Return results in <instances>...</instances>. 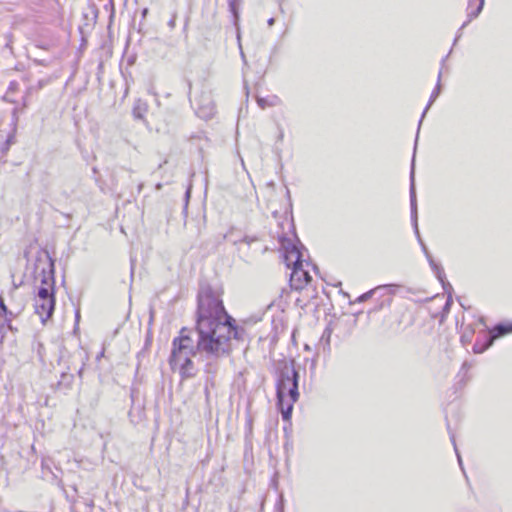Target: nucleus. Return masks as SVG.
Returning a JSON list of instances; mask_svg holds the SVG:
<instances>
[{
	"label": "nucleus",
	"mask_w": 512,
	"mask_h": 512,
	"mask_svg": "<svg viewBox=\"0 0 512 512\" xmlns=\"http://www.w3.org/2000/svg\"><path fill=\"white\" fill-rule=\"evenodd\" d=\"M209 301L203 293L201 285L197 296L195 331L183 327L179 332V336L174 338L173 341L184 344L188 348L190 347V349L200 350V358L205 363L204 372L213 377L219 370L217 355L225 351V342L218 340L217 343H214L211 332L212 324L208 317L210 315L208 311Z\"/></svg>",
	"instance_id": "1"
},
{
	"label": "nucleus",
	"mask_w": 512,
	"mask_h": 512,
	"mask_svg": "<svg viewBox=\"0 0 512 512\" xmlns=\"http://www.w3.org/2000/svg\"><path fill=\"white\" fill-rule=\"evenodd\" d=\"M202 288L206 298L211 300L209 301L210 305L208 307V311L210 312V315H208V317L212 324L211 332L214 343H217L218 340L225 342V351L217 355V362H219L221 358L228 357L230 355L232 350L231 339L243 340L245 330L244 328L235 325V320L226 312L222 300L212 290L210 285L204 284L202 285Z\"/></svg>",
	"instance_id": "2"
},
{
	"label": "nucleus",
	"mask_w": 512,
	"mask_h": 512,
	"mask_svg": "<svg viewBox=\"0 0 512 512\" xmlns=\"http://www.w3.org/2000/svg\"><path fill=\"white\" fill-rule=\"evenodd\" d=\"M417 194H410V207H411V222L417 236L418 242L422 248L423 253L425 254L431 269L434 271L437 279L441 282L443 289L448 292V289H452L450 283L446 282V275L443 268L435 262L431 253L429 252L427 246L420 236V232L418 229V211H417Z\"/></svg>",
	"instance_id": "3"
},
{
	"label": "nucleus",
	"mask_w": 512,
	"mask_h": 512,
	"mask_svg": "<svg viewBox=\"0 0 512 512\" xmlns=\"http://www.w3.org/2000/svg\"><path fill=\"white\" fill-rule=\"evenodd\" d=\"M294 360L285 363L280 370L276 383V392H286L289 398L298 400L299 372L294 367Z\"/></svg>",
	"instance_id": "4"
},
{
	"label": "nucleus",
	"mask_w": 512,
	"mask_h": 512,
	"mask_svg": "<svg viewBox=\"0 0 512 512\" xmlns=\"http://www.w3.org/2000/svg\"><path fill=\"white\" fill-rule=\"evenodd\" d=\"M49 260V273L46 274L45 270H42L41 286L38 289L35 300H44L46 298H55L54 296V260L47 254Z\"/></svg>",
	"instance_id": "5"
},
{
	"label": "nucleus",
	"mask_w": 512,
	"mask_h": 512,
	"mask_svg": "<svg viewBox=\"0 0 512 512\" xmlns=\"http://www.w3.org/2000/svg\"><path fill=\"white\" fill-rule=\"evenodd\" d=\"M196 105V114L202 119H211L216 112L215 104L209 92H202L197 99Z\"/></svg>",
	"instance_id": "6"
},
{
	"label": "nucleus",
	"mask_w": 512,
	"mask_h": 512,
	"mask_svg": "<svg viewBox=\"0 0 512 512\" xmlns=\"http://www.w3.org/2000/svg\"><path fill=\"white\" fill-rule=\"evenodd\" d=\"M312 277L309 272L303 269V263L296 267H292L290 274V286L294 290L303 289L310 281Z\"/></svg>",
	"instance_id": "7"
},
{
	"label": "nucleus",
	"mask_w": 512,
	"mask_h": 512,
	"mask_svg": "<svg viewBox=\"0 0 512 512\" xmlns=\"http://www.w3.org/2000/svg\"><path fill=\"white\" fill-rule=\"evenodd\" d=\"M169 364L172 369H178L182 378H192L196 375L197 369L194 366L192 357L183 359H169Z\"/></svg>",
	"instance_id": "8"
},
{
	"label": "nucleus",
	"mask_w": 512,
	"mask_h": 512,
	"mask_svg": "<svg viewBox=\"0 0 512 512\" xmlns=\"http://www.w3.org/2000/svg\"><path fill=\"white\" fill-rule=\"evenodd\" d=\"M35 312L41 318L42 323H45L52 315L55 309V298H46L44 300H35Z\"/></svg>",
	"instance_id": "9"
},
{
	"label": "nucleus",
	"mask_w": 512,
	"mask_h": 512,
	"mask_svg": "<svg viewBox=\"0 0 512 512\" xmlns=\"http://www.w3.org/2000/svg\"><path fill=\"white\" fill-rule=\"evenodd\" d=\"M277 406L281 412L282 419L288 421L291 418L293 405L297 400L289 398L286 392H276Z\"/></svg>",
	"instance_id": "10"
},
{
	"label": "nucleus",
	"mask_w": 512,
	"mask_h": 512,
	"mask_svg": "<svg viewBox=\"0 0 512 512\" xmlns=\"http://www.w3.org/2000/svg\"><path fill=\"white\" fill-rule=\"evenodd\" d=\"M22 311V307L17 309H8L4 303L3 297L0 295V343L3 341L6 333L7 315H19Z\"/></svg>",
	"instance_id": "11"
},
{
	"label": "nucleus",
	"mask_w": 512,
	"mask_h": 512,
	"mask_svg": "<svg viewBox=\"0 0 512 512\" xmlns=\"http://www.w3.org/2000/svg\"><path fill=\"white\" fill-rule=\"evenodd\" d=\"M200 356V350L198 349H190L188 346L184 344L177 343L172 341V350L169 359H183L187 357H196Z\"/></svg>",
	"instance_id": "12"
},
{
	"label": "nucleus",
	"mask_w": 512,
	"mask_h": 512,
	"mask_svg": "<svg viewBox=\"0 0 512 512\" xmlns=\"http://www.w3.org/2000/svg\"><path fill=\"white\" fill-rule=\"evenodd\" d=\"M284 262L288 268L296 267L303 263V254L300 248L296 245H292L290 248H286L284 253Z\"/></svg>",
	"instance_id": "13"
},
{
	"label": "nucleus",
	"mask_w": 512,
	"mask_h": 512,
	"mask_svg": "<svg viewBox=\"0 0 512 512\" xmlns=\"http://www.w3.org/2000/svg\"><path fill=\"white\" fill-rule=\"evenodd\" d=\"M400 286L398 284H386V285H379L378 287L360 295L357 299L358 302H364L368 300L374 293L381 291V290H387L389 293L394 294L396 293L397 289Z\"/></svg>",
	"instance_id": "14"
},
{
	"label": "nucleus",
	"mask_w": 512,
	"mask_h": 512,
	"mask_svg": "<svg viewBox=\"0 0 512 512\" xmlns=\"http://www.w3.org/2000/svg\"><path fill=\"white\" fill-rule=\"evenodd\" d=\"M512 332V324H504L499 323L493 327L486 335L489 339H493V341L497 338L505 336L508 333Z\"/></svg>",
	"instance_id": "15"
},
{
	"label": "nucleus",
	"mask_w": 512,
	"mask_h": 512,
	"mask_svg": "<svg viewBox=\"0 0 512 512\" xmlns=\"http://www.w3.org/2000/svg\"><path fill=\"white\" fill-rule=\"evenodd\" d=\"M484 3H485V0H478V4H477V6H476L475 10H470V11H469V19H468V20H466V21L462 24V26L460 27V29H459V31H458V33H457V36H456V38H455L454 43H455V42H457V41H458V39L461 37V35H462V32H461V31H462V29H463V28H465V27L468 25V23H469V22H471L473 19L477 18V17H478V15L481 13V11H482V9H483V7H484Z\"/></svg>",
	"instance_id": "16"
},
{
	"label": "nucleus",
	"mask_w": 512,
	"mask_h": 512,
	"mask_svg": "<svg viewBox=\"0 0 512 512\" xmlns=\"http://www.w3.org/2000/svg\"><path fill=\"white\" fill-rule=\"evenodd\" d=\"M441 71L439 72L438 74V83L436 85V87L434 88V90L432 91L431 95H430V99H429V102L427 104V106L425 107L423 113H422V117L419 121V126L421 125L422 123V119L424 118L426 112L428 111V109L430 108V106L432 105V103L437 99V97L439 96L440 94V91H441V85H440V79H441Z\"/></svg>",
	"instance_id": "17"
},
{
	"label": "nucleus",
	"mask_w": 512,
	"mask_h": 512,
	"mask_svg": "<svg viewBox=\"0 0 512 512\" xmlns=\"http://www.w3.org/2000/svg\"><path fill=\"white\" fill-rule=\"evenodd\" d=\"M228 1V7L229 11L233 16L234 19V25H238L239 21V7L242 2V0H227Z\"/></svg>",
	"instance_id": "18"
},
{
	"label": "nucleus",
	"mask_w": 512,
	"mask_h": 512,
	"mask_svg": "<svg viewBox=\"0 0 512 512\" xmlns=\"http://www.w3.org/2000/svg\"><path fill=\"white\" fill-rule=\"evenodd\" d=\"M485 342L480 343L476 341L473 345V352L476 354L483 353L485 350H487L492 344L493 339H489L486 334H484Z\"/></svg>",
	"instance_id": "19"
},
{
	"label": "nucleus",
	"mask_w": 512,
	"mask_h": 512,
	"mask_svg": "<svg viewBox=\"0 0 512 512\" xmlns=\"http://www.w3.org/2000/svg\"><path fill=\"white\" fill-rule=\"evenodd\" d=\"M278 102L277 96H273L271 99L257 97V104L260 108L265 109L266 107L275 106Z\"/></svg>",
	"instance_id": "20"
},
{
	"label": "nucleus",
	"mask_w": 512,
	"mask_h": 512,
	"mask_svg": "<svg viewBox=\"0 0 512 512\" xmlns=\"http://www.w3.org/2000/svg\"><path fill=\"white\" fill-rule=\"evenodd\" d=\"M478 4V0H468V5H467V20L469 19V11L470 10H475L476 6Z\"/></svg>",
	"instance_id": "21"
},
{
	"label": "nucleus",
	"mask_w": 512,
	"mask_h": 512,
	"mask_svg": "<svg viewBox=\"0 0 512 512\" xmlns=\"http://www.w3.org/2000/svg\"><path fill=\"white\" fill-rule=\"evenodd\" d=\"M18 315H7V322H8V325H6V331L9 330V331H17V329H15L13 326H12V319L13 318H16Z\"/></svg>",
	"instance_id": "22"
},
{
	"label": "nucleus",
	"mask_w": 512,
	"mask_h": 512,
	"mask_svg": "<svg viewBox=\"0 0 512 512\" xmlns=\"http://www.w3.org/2000/svg\"><path fill=\"white\" fill-rule=\"evenodd\" d=\"M450 438H451L452 444L454 446V449H455V452H456V455H457V458H458L459 465L462 467V459H461V456H460V454L458 452V449H457V446H456L455 437H454L453 434H451Z\"/></svg>",
	"instance_id": "23"
},
{
	"label": "nucleus",
	"mask_w": 512,
	"mask_h": 512,
	"mask_svg": "<svg viewBox=\"0 0 512 512\" xmlns=\"http://www.w3.org/2000/svg\"><path fill=\"white\" fill-rule=\"evenodd\" d=\"M13 140H14V136H13V135H10V136L7 138V140H6L5 144H4V145H3V147H2V152H6V151L9 149V146H10V144L13 142Z\"/></svg>",
	"instance_id": "24"
},
{
	"label": "nucleus",
	"mask_w": 512,
	"mask_h": 512,
	"mask_svg": "<svg viewBox=\"0 0 512 512\" xmlns=\"http://www.w3.org/2000/svg\"><path fill=\"white\" fill-rule=\"evenodd\" d=\"M190 197H191V194H184V202H185L184 209L185 210L187 209Z\"/></svg>",
	"instance_id": "25"
},
{
	"label": "nucleus",
	"mask_w": 512,
	"mask_h": 512,
	"mask_svg": "<svg viewBox=\"0 0 512 512\" xmlns=\"http://www.w3.org/2000/svg\"><path fill=\"white\" fill-rule=\"evenodd\" d=\"M32 89H33L32 87H29V88L27 89V93H26V94H30V93H31V91H32ZM27 96H28V95H26V96L23 98V106H24V107H26V106H27Z\"/></svg>",
	"instance_id": "26"
},
{
	"label": "nucleus",
	"mask_w": 512,
	"mask_h": 512,
	"mask_svg": "<svg viewBox=\"0 0 512 512\" xmlns=\"http://www.w3.org/2000/svg\"><path fill=\"white\" fill-rule=\"evenodd\" d=\"M411 178L413 179V170L411 171ZM410 192H415V186H414L413 180L411 181Z\"/></svg>",
	"instance_id": "27"
},
{
	"label": "nucleus",
	"mask_w": 512,
	"mask_h": 512,
	"mask_svg": "<svg viewBox=\"0 0 512 512\" xmlns=\"http://www.w3.org/2000/svg\"><path fill=\"white\" fill-rule=\"evenodd\" d=\"M450 305H451V297L449 296V298H448V300H447V302H446V304H445V306H444V309H445V310H446V309H449Z\"/></svg>",
	"instance_id": "28"
},
{
	"label": "nucleus",
	"mask_w": 512,
	"mask_h": 512,
	"mask_svg": "<svg viewBox=\"0 0 512 512\" xmlns=\"http://www.w3.org/2000/svg\"><path fill=\"white\" fill-rule=\"evenodd\" d=\"M274 23H275V19H274V18H270V19H268V21H267V24H268L269 26H273V25H274Z\"/></svg>",
	"instance_id": "29"
},
{
	"label": "nucleus",
	"mask_w": 512,
	"mask_h": 512,
	"mask_svg": "<svg viewBox=\"0 0 512 512\" xmlns=\"http://www.w3.org/2000/svg\"><path fill=\"white\" fill-rule=\"evenodd\" d=\"M174 25H175L174 20H170V22H169V26H170V27H174Z\"/></svg>",
	"instance_id": "30"
},
{
	"label": "nucleus",
	"mask_w": 512,
	"mask_h": 512,
	"mask_svg": "<svg viewBox=\"0 0 512 512\" xmlns=\"http://www.w3.org/2000/svg\"><path fill=\"white\" fill-rule=\"evenodd\" d=\"M42 87H43V82H42V81H39V83H38V88L40 89V88H42Z\"/></svg>",
	"instance_id": "31"
},
{
	"label": "nucleus",
	"mask_w": 512,
	"mask_h": 512,
	"mask_svg": "<svg viewBox=\"0 0 512 512\" xmlns=\"http://www.w3.org/2000/svg\"><path fill=\"white\" fill-rule=\"evenodd\" d=\"M286 199H287V201L290 203V193H287V194H286Z\"/></svg>",
	"instance_id": "32"
},
{
	"label": "nucleus",
	"mask_w": 512,
	"mask_h": 512,
	"mask_svg": "<svg viewBox=\"0 0 512 512\" xmlns=\"http://www.w3.org/2000/svg\"><path fill=\"white\" fill-rule=\"evenodd\" d=\"M462 368H468V364L465 362V363L462 365Z\"/></svg>",
	"instance_id": "33"
},
{
	"label": "nucleus",
	"mask_w": 512,
	"mask_h": 512,
	"mask_svg": "<svg viewBox=\"0 0 512 512\" xmlns=\"http://www.w3.org/2000/svg\"><path fill=\"white\" fill-rule=\"evenodd\" d=\"M14 85H15V83H14V82H11V84H10V88H11V89H12V88H14Z\"/></svg>",
	"instance_id": "34"
},
{
	"label": "nucleus",
	"mask_w": 512,
	"mask_h": 512,
	"mask_svg": "<svg viewBox=\"0 0 512 512\" xmlns=\"http://www.w3.org/2000/svg\"><path fill=\"white\" fill-rule=\"evenodd\" d=\"M187 193H190L191 192V187H188L187 190H186Z\"/></svg>",
	"instance_id": "35"
},
{
	"label": "nucleus",
	"mask_w": 512,
	"mask_h": 512,
	"mask_svg": "<svg viewBox=\"0 0 512 512\" xmlns=\"http://www.w3.org/2000/svg\"><path fill=\"white\" fill-rule=\"evenodd\" d=\"M242 241H246L247 243H249V241L247 240V237H244V239Z\"/></svg>",
	"instance_id": "36"
}]
</instances>
